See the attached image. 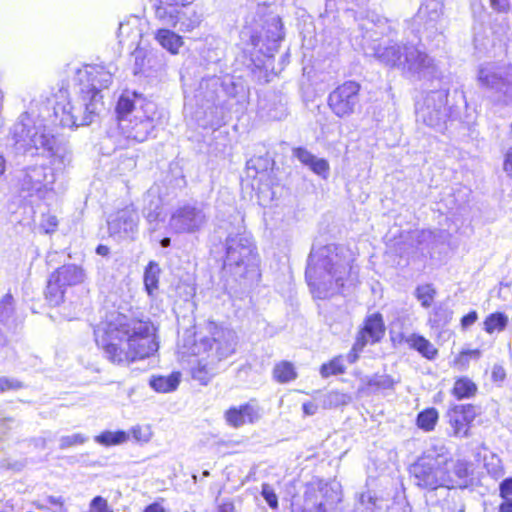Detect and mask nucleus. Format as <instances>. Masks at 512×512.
<instances>
[{"mask_svg": "<svg viewBox=\"0 0 512 512\" xmlns=\"http://www.w3.org/2000/svg\"><path fill=\"white\" fill-rule=\"evenodd\" d=\"M77 77L80 84L77 99L66 104L56 103L52 114L48 113V118L40 114L38 122L23 113L12 130L16 144L26 150H42L59 169L71 162V153L66 142L56 137L44 122L68 128L92 124L104 110L101 90L112 82V74L101 66H85L78 70Z\"/></svg>", "mask_w": 512, "mask_h": 512, "instance_id": "f257e3e1", "label": "nucleus"}, {"mask_svg": "<svg viewBox=\"0 0 512 512\" xmlns=\"http://www.w3.org/2000/svg\"><path fill=\"white\" fill-rule=\"evenodd\" d=\"M97 346L113 364L127 366L153 355L159 348L155 327L150 321L118 315L94 330Z\"/></svg>", "mask_w": 512, "mask_h": 512, "instance_id": "f03ea898", "label": "nucleus"}, {"mask_svg": "<svg viewBox=\"0 0 512 512\" xmlns=\"http://www.w3.org/2000/svg\"><path fill=\"white\" fill-rule=\"evenodd\" d=\"M352 252L348 247L328 244L312 247L305 271L313 295L324 299L334 294L347 296L352 285Z\"/></svg>", "mask_w": 512, "mask_h": 512, "instance_id": "7ed1b4c3", "label": "nucleus"}, {"mask_svg": "<svg viewBox=\"0 0 512 512\" xmlns=\"http://www.w3.org/2000/svg\"><path fill=\"white\" fill-rule=\"evenodd\" d=\"M362 34L361 45L373 51V54L386 65L397 67L410 78L414 79H431L436 77L438 73L437 65L434 60L423 50L415 45H391L381 47L377 44L376 36L378 33L374 30L375 24L371 20H361L358 23Z\"/></svg>", "mask_w": 512, "mask_h": 512, "instance_id": "20e7f679", "label": "nucleus"}, {"mask_svg": "<svg viewBox=\"0 0 512 512\" xmlns=\"http://www.w3.org/2000/svg\"><path fill=\"white\" fill-rule=\"evenodd\" d=\"M157 107L135 91H125L119 97L116 107L117 131L115 140L118 148H125L133 143L146 141L156 127Z\"/></svg>", "mask_w": 512, "mask_h": 512, "instance_id": "39448f33", "label": "nucleus"}, {"mask_svg": "<svg viewBox=\"0 0 512 512\" xmlns=\"http://www.w3.org/2000/svg\"><path fill=\"white\" fill-rule=\"evenodd\" d=\"M207 330L209 335L196 344L201 358L197 366L192 368L193 379L202 385H206L217 373L220 362L235 353L237 345V335L233 330L218 326L214 322L207 324Z\"/></svg>", "mask_w": 512, "mask_h": 512, "instance_id": "423d86ee", "label": "nucleus"}, {"mask_svg": "<svg viewBox=\"0 0 512 512\" xmlns=\"http://www.w3.org/2000/svg\"><path fill=\"white\" fill-rule=\"evenodd\" d=\"M195 0H157L155 15L163 24L181 32H191L203 21L202 9Z\"/></svg>", "mask_w": 512, "mask_h": 512, "instance_id": "0eeeda50", "label": "nucleus"}, {"mask_svg": "<svg viewBox=\"0 0 512 512\" xmlns=\"http://www.w3.org/2000/svg\"><path fill=\"white\" fill-rule=\"evenodd\" d=\"M478 83L495 93L505 105L512 104V65L486 62L479 66Z\"/></svg>", "mask_w": 512, "mask_h": 512, "instance_id": "6e6552de", "label": "nucleus"}, {"mask_svg": "<svg viewBox=\"0 0 512 512\" xmlns=\"http://www.w3.org/2000/svg\"><path fill=\"white\" fill-rule=\"evenodd\" d=\"M448 90H432L416 105V117L428 127L441 131L445 128L450 115V107L447 105Z\"/></svg>", "mask_w": 512, "mask_h": 512, "instance_id": "1a4fd4ad", "label": "nucleus"}, {"mask_svg": "<svg viewBox=\"0 0 512 512\" xmlns=\"http://www.w3.org/2000/svg\"><path fill=\"white\" fill-rule=\"evenodd\" d=\"M256 256V246L252 236L244 228L228 234L225 240L224 265L226 267H243V272L239 273L242 276L249 266L255 264Z\"/></svg>", "mask_w": 512, "mask_h": 512, "instance_id": "9d476101", "label": "nucleus"}, {"mask_svg": "<svg viewBox=\"0 0 512 512\" xmlns=\"http://www.w3.org/2000/svg\"><path fill=\"white\" fill-rule=\"evenodd\" d=\"M208 214L203 205H184L175 210L169 226L175 233H196L208 222Z\"/></svg>", "mask_w": 512, "mask_h": 512, "instance_id": "9b49d317", "label": "nucleus"}, {"mask_svg": "<svg viewBox=\"0 0 512 512\" xmlns=\"http://www.w3.org/2000/svg\"><path fill=\"white\" fill-rule=\"evenodd\" d=\"M139 215L132 206L111 214L107 220L110 237L117 241L134 240L138 233Z\"/></svg>", "mask_w": 512, "mask_h": 512, "instance_id": "f8f14e48", "label": "nucleus"}, {"mask_svg": "<svg viewBox=\"0 0 512 512\" xmlns=\"http://www.w3.org/2000/svg\"><path fill=\"white\" fill-rule=\"evenodd\" d=\"M410 473L415 484L421 488L435 490L443 487L442 465L434 457H421L411 466Z\"/></svg>", "mask_w": 512, "mask_h": 512, "instance_id": "ddd939ff", "label": "nucleus"}, {"mask_svg": "<svg viewBox=\"0 0 512 512\" xmlns=\"http://www.w3.org/2000/svg\"><path fill=\"white\" fill-rule=\"evenodd\" d=\"M47 168L44 166H31L23 169L18 176L19 192L23 197L39 195L42 197L44 190H46L47 181Z\"/></svg>", "mask_w": 512, "mask_h": 512, "instance_id": "4468645a", "label": "nucleus"}, {"mask_svg": "<svg viewBox=\"0 0 512 512\" xmlns=\"http://www.w3.org/2000/svg\"><path fill=\"white\" fill-rule=\"evenodd\" d=\"M384 331V324L380 314H374L368 317L354 343V361L357 358L356 352L363 349L367 344H374L380 341L384 335Z\"/></svg>", "mask_w": 512, "mask_h": 512, "instance_id": "2eb2a0df", "label": "nucleus"}, {"mask_svg": "<svg viewBox=\"0 0 512 512\" xmlns=\"http://www.w3.org/2000/svg\"><path fill=\"white\" fill-rule=\"evenodd\" d=\"M443 487L465 488L469 482V466L466 461H446L442 466Z\"/></svg>", "mask_w": 512, "mask_h": 512, "instance_id": "dca6fc26", "label": "nucleus"}, {"mask_svg": "<svg viewBox=\"0 0 512 512\" xmlns=\"http://www.w3.org/2000/svg\"><path fill=\"white\" fill-rule=\"evenodd\" d=\"M321 491L317 484L306 486L303 502L300 497H293L291 502L292 512H326L325 503L321 499Z\"/></svg>", "mask_w": 512, "mask_h": 512, "instance_id": "f3484780", "label": "nucleus"}, {"mask_svg": "<svg viewBox=\"0 0 512 512\" xmlns=\"http://www.w3.org/2000/svg\"><path fill=\"white\" fill-rule=\"evenodd\" d=\"M329 106L338 117H349L352 112V81H346L329 95Z\"/></svg>", "mask_w": 512, "mask_h": 512, "instance_id": "a211bd4d", "label": "nucleus"}, {"mask_svg": "<svg viewBox=\"0 0 512 512\" xmlns=\"http://www.w3.org/2000/svg\"><path fill=\"white\" fill-rule=\"evenodd\" d=\"M292 153L294 157H296L303 165L307 166L316 175L323 179H327L329 177L330 166L326 159L316 157L303 147L294 148Z\"/></svg>", "mask_w": 512, "mask_h": 512, "instance_id": "6ab92c4d", "label": "nucleus"}, {"mask_svg": "<svg viewBox=\"0 0 512 512\" xmlns=\"http://www.w3.org/2000/svg\"><path fill=\"white\" fill-rule=\"evenodd\" d=\"M144 208L143 215L149 224L150 232H155L158 227V223L163 221L162 216V199L153 190H148L144 196Z\"/></svg>", "mask_w": 512, "mask_h": 512, "instance_id": "aec40b11", "label": "nucleus"}, {"mask_svg": "<svg viewBox=\"0 0 512 512\" xmlns=\"http://www.w3.org/2000/svg\"><path fill=\"white\" fill-rule=\"evenodd\" d=\"M226 421L233 427H240L246 423H254L260 418L258 409L250 404L232 407L225 413Z\"/></svg>", "mask_w": 512, "mask_h": 512, "instance_id": "412c9836", "label": "nucleus"}, {"mask_svg": "<svg viewBox=\"0 0 512 512\" xmlns=\"http://www.w3.org/2000/svg\"><path fill=\"white\" fill-rule=\"evenodd\" d=\"M53 274L65 288L79 285L83 283L86 278L85 271L75 264L63 265L54 271Z\"/></svg>", "mask_w": 512, "mask_h": 512, "instance_id": "4be33fe9", "label": "nucleus"}, {"mask_svg": "<svg viewBox=\"0 0 512 512\" xmlns=\"http://www.w3.org/2000/svg\"><path fill=\"white\" fill-rule=\"evenodd\" d=\"M223 78L209 77L200 82V91L207 102L214 105H220L222 101Z\"/></svg>", "mask_w": 512, "mask_h": 512, "instance_id": "5701e85b", "label": "nucleus"}, {"mask_svg": "<svg viewBox=\"0 0 512 512\" xmlns=\"http://www.w3.org/2000/svg\"><path fill=\"white\" fill-rule=\"evenodd\" d=\"M402 339L405 341V343L408 344V346L411 349L416 350L423 357L429 360H433L438 354V351L434 347V345L421 335L415 333L407 336L402 335Z\"/></svg>", "mask_w": 512, "mask_h": 512, "instance_id": "b1692460", "label": "nucleus"}, {"mask_svg": "<svg viewBox=\"0 0 512 512\" xmlns=\"http://www.w3.org/2000/svg\"><path fill=\"white\" fill-rule=\"evenodd\" d=\"M157 42L171 54H177L184 42L181 36L170 29H158L155 33Z\"/></svg>", "mask_w": 512, "mask_h": 512, "instance_id": "393cba45", "label": "nucleus"}, {"mask_svg": "<svg viewBox=\"0 0 512 512\" xmlns=\"http://www.w3.org/2000/svg\"><path fill=\"white\" fill-rule=\"evenodd\" d=\"M66 288L52 273L45 289V299L50 306H58L64 301Z\"/></svg>", "mask_w": 512, "mask_h": 512, "instance_id": "a878e982", "label": "nucleus"}, {"mask_svg": "<svg viewBox=\"0 0 512 512\" xmlns=\"http://www.w3.org/2000/svg\"><path fill=\"white\" fill-rule=\"evenodd\" d=\"M492 33V46H499L505 48L507 43L511 40L512 32L505 19L495 20L491 26Z\"/></svg>", "mask_w": 512, "mask_h": 512, "instance_id": "bb28decb", "label": "nucleus"}, {"mask_svg": "<svg viewBox=\"0 0 512 512\" xmlns=\"http://www.w3.org/2000/svg\"><path fill=\"white\" fill-rule=\"evenodd\" d=\"M449 425L452 429V435L457 438H466L469 436V425L466 419L462 418L459 413L451 407L446 414Z\"/></svg>", "mask_w": 512, "mask_h": 512, "instance_id": "cd10ccee", "label": "nucleus"}, {"mask_svg": "<svg viewBox=\"0 0 512 512\" xmlns=\"http://www.w3.org/2000/svg\"><path fill=\"white\" fill-rule=\"evenodd\" d=\"M180 382V374L172 373L169 376H157L152 377L150 380V386L157 392L167 393L174 391Z\"/></svg>", "mask_w": 512, "mask_h": 512, "instance_id": "c85d7f7f", "label": "nucleus"}, {"mask_svg": "<svg viewBox=\"0 0 512 512\" xmlns=\"http://www.w3.org/2000/svg\"><path fill=\"white\" fill-rule=\"evenodd\" d=\"M345 361L352 363V354L348 353L347 357L337 356L328 363H324L320 367V374L323 378H328L332 375H339L344 373L346 369Z\"/></svg>", "mask_w": 512, "mask_h": 512, "instance_id": "c756f323", "label": "nucleus"}, {"mask_svg": "<svg viewBox=\"0 0 512 512\" xmlns=\"http://www.w3.org/2000/svg\"><path fill=\"white\" fill-rule=\"evenodd\" d=\"M509 319L508 316L502 312H494L489 314L483 322V329L488 334L494 332H502L506 329Z\"/></svg>", "mask_w": 512, "mask_h": 512, "instance_id": "7c9ffc66", "label": "nucleus"}, {"mask_svg": "<svg viewBox=\"0 0 512 512\" xmlns=\"http://www.w3.org/2000/svg\"><path fill=\"white\" fill-rule=\"evenodd\" d=\"M161 269L159 264L150 261L144 271V286L148 295L152 296L154 291L158 289L159 277Z\"/></svg>", "mask_w": 512, "mask_h": 512, "instance_id": "2f4dec72", "label": "nucleus"}, {"mask_svg": "<svg viewBox=\"0 0 512 512\" xmlns=\"http://www.w3.org/2000/svg\"><path fill=\"white\" fill-rule=\"evenodd\" d=\"M393 385L394 381L391 377L387 375H376L368 380L366 387L359 386L358 393L369 394L380 390L391 389Z\"/></svg>", "mask_w": 512, "mask_h": 512, "instance_id": "473e14b6", "label": "nucleus"}, {"mask_svg": "<svg viewBox=\"0 0 512 512\" xmlns=\"http://www.w3.org/2000/svg\"><path fill=\"white\" fill-rule=\"evenodd\" d=\"M477 392V385L468 377L458 378L453 386L452 394L458 399L471 398Z\"/></svg>", "mask_w": 512, "mask_h": 512, "instance_id": "72a5a7b5", "label": "nucleus"}, {"mask_svg": "<svg viewBox=\"0 0 512 512\" xmlns=\"http://www.w3.org/2000/svg\"><path fill=\"white\" fill-rule=\"evenodd\" d=\"M14 300L11 294H6L0 300V327L10 328L14 322Z\"/></svg>", "mask_w": 512, "mask_h": 512, "instance_id": "f704fd0d", "label": "nucleus"}, {"mask_svg": "<svg viewBox=\"0 0 512 512\" xmlns=\"http://www.w3.org/2000/svg\"><path fill=\"white\" fill-rule=\"evenodd\" d=\"M319 491H321V499L322 502L325 503L326 512L329 508H331L334 504L341 500L340 493L338 491V484H328L319 482L317 483Z\"/></svg>", "mask_w": 512, "mask_h": 512, "instance_id": "c9c22d12", "label": "nucleus"}, {"mask_svg": "<svg viewBox=\"0 0 512 512\" xmlns=\"http://www.w3.org/2000/svg\"><path fill=\"white\" fill-rule=\"evenodd\" d=\"M35 506L43 512H67L65 500L62 496H46L42 502H36Z\"/></svg>", "mask_w": 512, "mask_h": 512, "instance_id": "e433bc0d", "label": "nucleus"}, {"mask_svg": "<svg viewBox=\"0 0 512 512\" xmlns=\"http://www.w3.org/2000/svg\"><path fill=\"white\" fill-rule=\"evenodd\" d=\"M443 4L437 0L426 1L419 9V16L428 17V23L437 22L442 15Z\"/></svg>", "mask_w": 512, "mask_h": 512, "instance_id": "4c0bfd02", "label": "nucleus"}, {"mask_svg": "<svg viewBox=\"0 0 512 512\" xmlns=\"http://www.w3.org/2000/svg\"><path fill=\"white\" fill-rule=\"evenodd\" d=\"M128 440V434L124 431H104L95 437V441L104 446L119 445Z\"/></svg>", "mask_w": 512, "mask_h": 512, "instance_id": "58836bf2", "label": "nucleus"}, {"mask_svg": "<svg viewBox=\"0 0 512 512\" xmlns=\"http://www.w3.org/2000/svg\"><path fill=\"white\" fill-rule=\"evenodd\" d=\"M274 378L280 383H286L296 378L297 374L292 363L282 361L273 369Z\"/></svg>", "mask_w": 512, "mask_h": 512, "instance_id": "ea45409f", "label": "nucleus"}, {"mask_svg": "<svg viewBox=\"0 0 512 512\" xmlns=\"http://www.w3.org/2000/svg\"><path fill=\"white\" fill-rule=\"evenodd\" d=\"M438 418V411L435 408H428L418 414L417 425L422 430L432 431Z\"/></svg>", "mask_w": 512, "mask_h": 512, "instance_id": "a19ab883", "label": "nucleus"}, {"mask_svg": "<svg viewBox=\"0 0 512 512\" xmlns=\"http://www.w3.org/2000/svg\"><path fill=\"white\" fill-rule=\"evenodd\" d=\"M435 295L436 290L431 284L420 285L415 289V297L424 308L432 305Z\"/></svg>", "mask_w": 512, "mask_h": 512, "instance_id": "79ce46f5", "label": "nucleus"}, {"mask_svg": "<svg viewBox=\"0 0 512 512\" xmlns=\"http://www.w3.org/2000/svg\"><path fill=\"white\" fill-rule=\"evenodd\" d=\"M270 26L272 29L267 31V40L272 43L271 49H276L279 42L283 39V33L281 30V22L280 19H273Z\"/></svg>", "mask_w": 512, "mask_h": 512, "instance_id": "37998d69", "label": "nucleus"}, {"mask_svg": "<svg viewBox=\"0 0 512 512\" xmlns=\"http://www.w3.org/2000/svg\"><path fill=\"white\" fill-rule=\"evenodd\" d=\"M88 440V437L81 433L62 436L59 439V448L64 450L72 446L82 445Z\"/></svg>", "mask_w": 512, "mask_h": 512, "instance_id": "c03bdc74", "label": "nucleus"}, {"mask_svg": "<svg viewBox=\"0 0 512 512\" xmlns=\"http://www.w3.org/2000/svg\"><path fill=\"white\" fill-rule=\"evenodd\" d=\"M350 401V396L338 391H331L326 395L325 403L330 407L346 405Z\"/></svg>", "mask_w": 512, "mask_h": 512, "instance_id": "a18cd8bd", "label": "nucleus"}, {"mask_svg": "<svg viewBox=\"0 0 512 512\" xmlns=\"http://www.w3.org/2000/svg\"><path fill=\"white\" fill-rule=\"evenodd\" d=\"M452 408L468 423H472L477 415L476 407L471 404L454 405Z\"/></svg>", "mask_w": 512, "mask_h": 512, "instance_id": "49530a36", "label": "nucleus"}, {"mask_svg": "<svg viewBox=\"0 0 512 512\" xmlns=\"http://www.w3.org/2000/svg\"><path fill=\"white\" fill-rule=\"evenodd\" d=\"M239 88L237 84L230 77L223 78V90H222V101L224 102V98H234L239 93Z\"/></svg>", "mask_w": 512, "mask_h": 512, "instance_id": "de8ad7c7", "label": "nucleus"}, {"mask_svg": "<svg viewBox=\"0 0 512 512\" xmlns=\"http://www.w3.org/2000/svg\"><path fill=\"white\" fill-rule=\"evenodd\" d=\"M261 495L271 509L278 508V497L269 484L264 483L262 485Z\"/></svg>", "mask_w": 512, "mask_h": 512, "instance_id": "09e8293b", "label": "nucleus"}, {"mask_svg": "<svg viewBox=\"0 0 512 512\" xmlns=\"http://www.w3.org/2000/svg\"><path fill=\"white\" fill-rule=\"evenodd\" d=\"M268 165H269V161L266 158H261V157L252 158V159L248 160L246 163L247 170L250 171L253 169L255 171V174L262 172V171H266L268 168Z\"/></svg>", "mask_w": 512, "mask_h": 512, "instance_id": "8fccbe9b", "label": "nucleus"}, {"mask_svg": "<svg viewBox=\"0 0 512 512\" xmlns=\"http://www.w3.org/2000/svg\"><path fill=\"white\" fill-rule=\"evenodd\" d=\"M23 385L20 381L16 379H9L7 377L0 376V393L6 392L9 390H18L22 388Z\"/></svg>", "mask_w": 512, "mask_h": 512, "instance_id": "3c124183", "label": "nucleus"}, {"mask_svg": "<svg viewBox=\"0 0 512 512\" xmlns=\"http://www.w3.org/2000/svg\"><path fill=\"white\" fill-rule=\"evenodd\" d=\"M91 512H113L107 503V500L101 496L93 498L90 504Z\"/></svg>", "mask_w": 512, "mask_h": 512, "instance_id": "603ef678", "label": "nucleus"}, {"mask_svg": "<svg viewBox=\"0 0 512 512\" xmlns=\"http://www.w3.org/2000/svg\"><path fill=\"white\" fill-rule=\"evenodd\" d=\"M268 115L271 119L281 120L287 115L286 104L279 99V106L274 109H269Z\"/></svg>", "mask_w": 512, "mask_h": 512, "instance_id": "864d4df0", "label": "nucleus"}, {"mask_svg": "<svg viewBox=\"0 0 512 512\" xmlns=\"http://www.w3.org/2000/svg\"><path fill=\"white\" fill-rule=\"evenodd\" d=\"M500 495L504 500L512 499V478H507L501 482Z\"/></svg>", "mask_w": 512, "mask_h": 512, "instance_id": "5fc2aeb1", "label": "nucleus"}, {"mask_svg": "<svg viewBox=\"0 0 512 512\" xmlns=\"http://www.w3.org/2000/svg\"><path fill=\"white\" fill-rule=\"evenodd\" d=\"M478 319V314L476 311H471L467 315L463 316L461 319V325L464 329L473 325Z\"/></svg>", "mask_w": 512, "mask_h": 512, "instance_id": "6e6d98bb", "label": "nucleus"}, {"mask_svg": "<svg viewBox=\"0 0 512 512\" xmlns=\"http://www.w3.org/2000/svg\"><path fill=\"white\" fill-rule=\"evenodd\" d=\"M8 342L4 335L3 329L0 327V361L7 356L8 353Z\"/></svg>", "mask_w": 512, "mask_h": 512, "instance_id": "4d7b16f0", "label": "nucleus"}, {"mask_svg": "<svg viewBox=\"0 0 512 512\" xmlns=\"http://www.w3.org/2000/svg\"><path fill=\"white\" fill-rule=\"evenodd\" d=\"M506 377V372L501 365H494L492 368V379L494 381H503Z\"/></svg>", "mask_w": 512, "mask_h": 512, "instance_id": "13d9d810", "label": "nucleus"}, {"mask_svg": "<svg viewBox=\"0 0 512 512\" xmlns=\"http://www.w3.org/2000/svg\"><path fill=\"white\" fill-rule=\"evenodd\" d=\"M490 5L493 9L503 12L508 8V0H490Z\"/></svg>", "mask_w": 512, "mask_h": 512, "instance_id": "bf43d9fd", "label": "nucleus"}, {"mask_svg": "<svg viewBox=\"0 0 512 512\" xmlns=\"http://www.w3.org/2000/svg\"><path fill=\"white\" fill-rule=\"evenodd\" d=\"M504 170L508 173L510 177H512V147L508 150L506 154Z\"/></svg>", "mask_w": 512, "mask_h": 512, "instance_id": "052dcab7", "label": "nucleus"}, {"mask_svg": "<svg viewBox=\"0 0 512 512\" xmlns=\"http://www.w3.org/2000/svg\"><path fill=\"white\" fill-rule=\"evenodd\" d=\"M30 443L34 445V447L39 449H44L46 447L47 439L46 437H35L31 438Z\"/></svg>", "mask_w": 512, "mask_h": 512, "instance_id": "680f3d73", "label": "nucleus"}, {"mask_svg": "<svg viewBox=\"0 0 512 512\" xmlns=\"http://www.w3.org/2000/svg\"><path fill=\"white\" fill-rule=\"evenodd\" d=\"M218 512H234V504L231 501H224L219 504Z\"/></svg>", "mask_w": 512, "mask_h": 512, "instance_id": "e2e57ef3", "label": "nucleus"}, {"mask_svg": "<svg viewBox=\"0 0 512 512\" xmlns=\"http://www.w3.org/2000/svg\"><path fill=\"white\" fill-rule=\"evenodd\" d=\"M302 408L306 415H314L317 410V406L313 403H304Z\"/></svg>", "mask_w": 512, "mask_h": 512, "instance_id": "0e129e2a", "label": "nucleus"}, {"mask_svg": "<svg viewBox=\"0 0 512 512\" xmlns=\"http://www.w3.org/2000/svg\"><path fill=\"white\" fill-rule=\"evenodd\" d=\"M143 512H165L164 508L158 503L148 505Z\"/></svg>", "mask_w": 512, "mask_h": 512, "instance_id": "69168bd1", "label": "nucleus"}, {"mask_svg": "<svg viewBox=\"0 0 512 512\" xmlns=\"http://www.w3.org/2000/svg\"><path fill=\"white\" fill-rule=\"evenodd\" d=\"M96 253L100 256L107 257L110 254V248L106 245H98L96 248Z\"/></svg>", "mask_w": 512, "mask_h": 512, "instance_id": "338daca9", "label": "nucleus"}, {"mask_svg": "<svg viewBox=\"0 0 512 512\" xmlns=\"http://www.w3.org/2000/svg\"><path fill=\"white\" fill-rule=\"evenodd\" d=\"M499 512H512V499L504 500L500 505Z\"/></svg>", "mask_w": 512, "mask_h": 512, "instance_id": "774afa93", "label": "nucleus"}]
</instances>
